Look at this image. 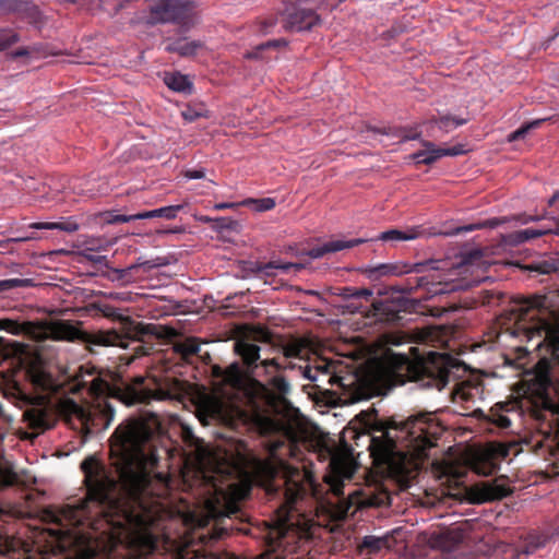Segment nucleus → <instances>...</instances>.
<instances>
[{"instance_id": "1", "label": "nucleus", "mask_w": 559, "mask_h": 559, "mask_svg": "<svg viewBox=\"0 0 559 559\" xmlns=\"http://www.w3.org/2000/svg\"><path fill=\"white\" fill-rule=\"evenodd\" d=\"M374 430L381 432L368 445L374 465L407 488L444 428L433 413H419L402 423H381Z\"/></svg>"}, {"instance_id": "2", "label": "nucleus", "mask_w": 559, "mask_h": 559, "mask_svg": "<svg viewBox=\"0 0 559 559\" xmlns=\"http://www.w3.org/2000/svg\"><path fill=\"white\" fill-rule=\"evenodd\" d=\"M82 370L78 377L76 391L86 390L92 402L78 403L72 399H63L58 404V413L84 439L94 431L107 429L114 420L115 408L108 399H116L128 406L162 399L159 392L145 390L141 385L112 386L96 373L95 368L84 373Z\"/></svg>"}, {"instance_id": "3", "label": "nucleus", "mask_w": 559, "mask_h": 559, "mask_svg": "<svg viewBox=\"0 0 559 559\" xmlns=\"http://www.w3.org/2000/svg\"><path fill=\"white\" fill-rule=\"evenodd\" d=\"M551 310L545 295L513 298L500 317L502 333L520 342L538 338L536 347L552 333Z\"/></svg>"}, {"instance_id": "4", "label": "nucleus", "mask_w": 559, "mask_h": 559, "mask_svg": "<svg viewBox=\"0 0 559 559\" xmlns=\"http://www.w3.org/2000/svg\"><path fill=\"white\" fill-rule=\"evenodd\" d=\"M82 323L78 321L75 324L69 320H50L41 322L24 321L19 322L9 318L0 319V331H7L13 335H32L41 338H50L53 341L79 342L85 344L90 352H94L93 346H109L119 344L121 336L112 330L84 331L79 326Z\"/></svg>"}, {"instance_id": "5", "label": "nucleus", "mask_w": 559, "mask_h": 559, "mask_svg": "<svg viewBox=\"0 0 559 559\" xmlns=\"http://www.w3.org/2000/svg\"><path fill=\"white\" fill-rule=\"evenodd\" d=\"M462 362L447 353L429 352L416 361H407L406 377L421 388L441 391L449 383L454 370H460Z\"/></svg>"}, {"instance_id": "6", "label": "nucleus", "mask_w": 559, "mask_h": 559, "mask_svg": "<svg viewBox=\"0 0 559 559\" xmlns=\"http://www.w3.org/2000/svg\"><path fill=\"white\" fill-rule=\"evenodd\" d=\"M313 369L317 378L319 374L326 376L331 385L336 384L341 389V394L346 403L369 400L379 393V388L373 382L372 377L366 376V373L338 377L331 372V365L325 361L314 366Z\"/></svg>"}, {"instance_id": "7", "label": "nucleus", "mask_w": 559, "mask_h": 559, "mask_svg": "<svg viewBox=\"0 0 559 559\" xmlns=\"http://www.w3.org/2000/svg\"><path fill=\"white\" fill-rule=\"evenodd\" d=\"M147 3V25L175 23L185 28L193 24L194 5L189 0H145Z\"/></svg>"}, {"instance_id": "8", "label": "nucleus", "mask_w": 559, "mask_h": 559, "mask_svg": "<svg viewBox=\"0 0 559 559\" xmlns=\"http://www.w3.org/2000/svg\"><path fill=\"white\" fill-rule=\"evenodd\" d=\"M94 307L105 317L108 319H111L114 321H119L121 324V331L118 332L115 330L120 336L121 342L119 344H116L115 346L120 347H127L128 345L124 344L126 338H136L139 341H142V337L144 335H159L157 333V330L160 329L156 324L153 323H143L138 322L129 317H124L119 312V309L107 305V304H95Z\"/></svg>"}, {"instance_id": "9", "label": "nucleus", "mask_w": 559, "mask_h": 559, "mask_svg": "<svg viewBox=\"0 0 559 559\" xmlns=\"http://www.w3.org/2000/svg\"><path fill=\"white\" fill-rule=\"evenodd\" d=\"M372 316L377 321L400 324L403 320L402 313H406L413 307L409 299L404 297L386 298L372 302Z\"/></svg>"}, {"instance_id": "10", "label": "nucleus", "mask_w": 559, "mask_h": 559, "mask_svg": "<svg viewBox=\"0 0 559 559\" xmlns=\"http://www.w3.org/2000/svg\"><path fill=\"white\" fill-rule=\"evenodd\" d=\"M281 21L286 31H310L321 24L320 15L312 9L293 5L281 13Z\"/></svg>"}, {"instance_id": "11", "label": "nucleus", "mask_w": 559, "mask_h": 559, "mask_svg": "<svg viewBox=\"0 0 559 559\" xmlns=\"http://www.w3.org/2000/svg\"><path fill=\"white\" fill-rule=\"evenodd\" d=\"M240 416L261 436L275 435L284 428L283 423L273 417L267 408H261L257 405L252 406L250 413L240 412Z\"/></svg>"}, {"instance_id": "12", "label": "nucleus", "mask_w": 559, "mask_h": 559, "mask_svg": "<svg viewBox=\"0 0 559 559\" xmlns=\"http://www.w3.org/2000/svg\"><path fill=\"white\" fill-rule=\"evenodd\" d=\"M14 14L17 19L37 25L43 21L39 8L29 0H0V15Z\"/></svg>"}, {"instance_id": "13", "label": "nucleus", "mask_w": 559, "mask_h": 559, "mask_svg": "<svg viewBox=\"0 0 559 559\" xmlns=\"http://www.w3.org/2000/svg\"><path fill=\"white\" fill-rule=\"evenodd\" d=\"M424 150L418 151L412 155V158L417 164L432 165L443 156H459L466 153L464 145L456 144L452 147L443 148L438 147L430 141H423Z\"/></svg>"}, {"instance_id": "14", "label": "nucleus", "mask_w": 559, "mask_h": 559, "mask_svg": "<svg viewBox=\"0 0 559 559\" xmlns=\"http://www.w3.org/2000/svg\"><path fill=\"white\" fill-rule=\"evenodd\" d=\"M214 374L222 379L223 383L235 390H242L247 380L252 383V377L242 370L238 362H234L225 369L214 367Z\"/></svg>"}, {"instance_id": "15", "label": "nucleus", "mask_w": 559, "mask_h": 559, "mask_svg": "<svg viewBox=\"0 0 559 559\" xmlns=\"http://www.w3.org/2000/svg\"><path fill=\"white\" fill-rule=\"evenodd\" d=\"M235 352L241 357L249 377L259 376L257 361L260 359V346L257 344L238 341L235 343Z\"/></svg>"}, {"instance_id": "16", "label": "nucleus", "mask_w": 559, "mask_h": 559, "mask_svg": "<svg viewBox=\"0 0 559 559\" xmlns=\"http://www.w3.org/2000/svg\"><path fill=\"white\" fill-rule=\"evenodd\" d=\"M511 493L512 488L507 478L502 476L484 483L480 490L481 499L484 501L500 500Z\"/></svg>"}, {"instance_id": "17", "label": "nucleus", "mask_w": 559, "mask_h": 559, "mask_svg": "<svg viewBox=\"0 0 559 559\" xmlns=\"http://www.w3.org/2000/svg\"><path fill=\"white\" fill-rule=\"evenodd\" d=\"M365 242L361 238L350 239V240H331L321 246L313 247L307 251V255L312 259L322 258L324 254L330 252H337L344 249L356 247L360 243Z\"/></svg>"}, {"instance_id": "18", "label": "nucleus", "mask_w": 559, "mask_h": 559, "mask_svg": "<svg viewBox=\"0 0 559 559\" xmlns=\"http://www.w3.org/2000/svg\"><path fill=\"white\" fill-rule=\"evenodd\" d=\"M24 421L27 423L28 427L45 431L52 427L51 416L46 408L43 407H29L23 414Z\"/></svg>"}, {"instance_id": "19", "label": "nucleus", "mask_w": 559, "mask_h": 559, "mask_svg": "<svg viewBox=\"0 0 559 559\" xmlns=\"http://www.w3.org/2000/svg\"><path fill=\"white\" fill-rule=\"evenodd\" d=\"M465 534L461 528H450L432 538V546L440 548L443 552H450L463 543Z\"/></svg>"}, {"instance_id": "20", "label": "nucleus", "mask_w": 559, "mask_h": 559, "mask_svg": "<svg viewBox=\"0 0 559 559\" xmlns=\"http://www.w3.org/2000/svg\"><path fill=\"white\" fill-rule=\"evenodd\" d=\"M284 466V463L281 461L275 463L271 459H257L253 461V469L257 475L264 481L271 485L273 480L276 479L281 467Z\"/></svg>"}, {"instance_id": "21", "label": "nucleus", "mask_w": 559, "mask_h": 559, "mask_svg": "<svg viewBox=\"0 0 559 559\" xmlns=\"http://www.w3.org/2000/svg\"><path fill=\"white\" fill-rule=\"evenodd\" d=\"M201 46L198 40L186 41L182 38L165 40V50L170 53H178L181 57L194 56Z\"/></svg>"}, {"instance_id": "22", "label": "nucleus", "mask_w": 559, "mask_h": 559, "mask_svg": "<svg viewBox=\"0 0 559 559\" xmlns=\"http://www.w3.org/2000/svg\"><path fill=\"white\" fill-rule=\"evenodd\" d=\"M200 414L206 419L224 421L226 420V404L217 397L206 399L200 407Z\"/></svg>"}, {"instance_id": "23", "label": "nucleus", "mask_w": 559, "mask_h": 559, "mask_svg": "<svg viewBox=\"0 0 559 559\" xmlns=\"http://www.w3.org/2000/svg\"><path fill=\"white\" fill-rule=\"evenodd\" d=\"M392 546V537L391 536H365L361 543L358 546L359 552L366 555H372L379 552L381 549H390Z\"/></svg>"}, {"instance_id": "24", "label": "nucleus", "mask_w": 559, "mask_h": 559, "mask_svg": "<svg viewBox=\"0 0 559 559\" xmlns=\"http://www.w3.org/2000/svg\"><path fill=\"white\" fill-rule=\"evenodd\" d=\"M408 272H411V270H407L406 265L401 266L399 264L393 263H382L376 266H369L365 270V273L368 276V278L372 281H378L381 277L390 275H402Z\"/></svg>"}, {"instance_id": "25", "label": "nucleus", "mask_w": 559, "mask_h": 559, "mask_svg": "<svg viewBox=\"0 0 559 559\" xmlns=\"http://www.w3.org/2000/svg\"><path fill=\"white\" fill-rule=\"evenodd\" d=\"M264 384L255 379L252 380V385L257 388L261 393H267L269 386L276 392L278 395H286L290 391V385L285 377L281 374H274Z\"/></svg>"}, {"instance_id": "26", "label": "nucleus", "mask_w": 559, "mask_h": 559, "mask_svg": "<svg viewBox=\"0 0 559 559\" xmlns=\"http://www.w3.org/2000/svg\"><path fill=\"white\" fill-rule=\"evenodd\" d=\"M304 269V264L301 263H293V262H280V261H270L267 263H262L258 266V271L263 276H274L275 270H280L283 273H289L292 270L298 272Z\"/></svg>"}, {"instance_id": "27", "label": "nucleus", "mask_w": 559, "mask_h": 559, "mask_svg": "<svg viewBox=\"0 0 559 559\" xmlns=\"http://www.w3.org/2000/svg\"><path fill=\"white\" fill-rule=\"evenodd\" d=\"M28 376L35 390L46 393L56 391V384L52 377L45 371L32 369L28 372Z\"/></svg>"}, {"instance_id": "28", "label": "nucleus", "mask_w": 559, "mask_h": 559, "mask_svg": "<svg viewBox=\"0 0 559 559\" xmlns=\"http://www.w3.org/2000/svg\"><path fill=\"white\" fill-rule=\"evenodd\" d=\"M164 82L170 90L175 92L191 94L193 90V85L188 76L179 72L166 73Z\"/></svg>"}, {"instance_id": "29", "label": "nucleus", "mask_w": 559, "mask_h": 559, "mask_svg": "<svg viewBox=\"0 0 559 559\" xmlns=\"http://www.w3.org/2000/svg\"><path fill=\"white\" fill-rule=\"evenodd\" d=\"M183 207H185L183 204L164 206V207L155 209L152 211L140 212V213H138V217L140 219H147V218H155V217L174 219L177 217L178 212L181 211Z\"/></svg>"}, {"instance_id": "30", "label": "nucleus", "mask_w": 559, "mask_h": 559, "mask_svg": "<svg viewBox=\"0 0 559 559\" xmlns=\"http://www.w3.org/2000/svg\"><path fill=\"white\" fill-rule=\"evenodd\" d=\"M29 228H33V229H39V230H61V231H66V233H74L79 229V224L71 219V218H68L66 221H62V222H56V223H32L28 225Z\"/></svg>"}, {"instance_id": "31", "label": "nucleus", "mask_w": 559, "mask_h": 559, "mask_svg": "<svg viewBox=\"0 0 559 559\" xmlns=\"http://www.w3.org/2000/svg\"><path fill=\"white\" fill-rule=\"evenodd\" d=\"M176 354L180 355L185 361H189L192 356H195L200 352V344L197 338L188 337L181 342H177L174 345Z\"/></svg>"}, {"instance_id": "32", "label": "nucleus", "mask_w": 559, "mask_h": 559, "mask_svg": "<svg viewBox=\"0 0 559 559\" xmlns=\"http://www.w3.org/2000/svg\"><path fill=\"white\" fill-rule=\"evenodd\" d=\"M468 119L459 118L451 115H442L440 117H432L429 122L436 124L440 130L448 133L454 128L467 123Z\"/></svg>"}, {"instance_id": "33", "label": "nucleus", "mask_w": 559, "mask_h": 559, "mask_svg": "<svg viewBox=\"0 0 559 559\" xmlns=\"http://www.w3.org/2000/svg\"><path fill=\"white\" fill-rule=\"evenodd\" d=\"M419 236V231L415 228L407 230L390 229L380 234L378 239L382 241H405L416 239Z\"/></svg>"}, {"instance_id": "34", "label": "nucleus", "mask_w": 559, "mask_h": 559, "mask_svg": "<svg viewBox=\"0 0 559 559\" xmlns=\"http://www.w3.org/2000/svg\"><path fill=\"white\" fill-rule=\"evenodd\" d=\"M19 484V476L10 464L0 465V490Z\"/></svg>"}, {"instance_id": "35", "label": "nucleus", "mask_w": 559, "mask_h": 559, "mask_svg": "<svg viewBox=\"0 0 559 559\" xmlns=\"http://www.w3.org/2000/svg\"><path fill=\"white\" fill-rule=\"evenodd\" d=\"M156 325L160 328V329H158V330H157V333H158V334H160V336H159V335L150 334V335H144V336L142 337V341H139V340H136V338H131L132 341H135V342L142 343V344H138V345L133 348V352H134L135 356L140 357V356H146V355H150V354H151V352H152V349H153V345H152V344H150V345L145 344V340H144V338H145L146 336H148V337L154 336V337H156V338H162V337H164V336H165V333L163 332V331H164V328H163L162 325H159V324H156ZM127 340H128V338H126V340H124V344H126V345H127V343H126V341H127Z\"/></svg>"}, {"instance_id": "36", "label": "nucleus", "mask_w": 559, "mask_h": 559, "mask_svg": "<svg viewBox=\"0 0 559 559\" xmlns=\"http://www.w3.org/2000/svg\"><path fill=\"white\" fill-rule=\"evenodd\" d=\"M138 267L136 264L134 265H131L127 269H112L111 270V275H110V280L111 281H117V282H120L121 284H129L133 281L132 278V271L135 270Z\"/></svg>"}, {"instance_id": "37", "label": "nucleus", "mask_w": 559, "mask_h": 559, "mask_svg": "<svg viewBox=\"0 0 559 559\" xmlns=\"http://www.w3.org/2000/svg\"><path fill=\"white\" fill-rule=\"evenodd\" d=\"M20 40L16 32L10 28L0 29V51L5 50Z\"/></svg>"}, {"instance_id": "38", "label": "nucleus", "mask_w": 559, "mask_h": 559, "mask_svg": "<svg viewBox=\"0 0 559 559\" xmlns=\"http://www.w3.org/2000/svg\"><path fill=\"white\" fill-rule=\"evenodd\" d=\"M242 205H254V209L259 212L270 211L275 207V200L272 198H263V199H247L242 203Z\"/></svg>"}, {"instance_id": "39", "label": "nucleus", "mask_w": 559, "mask_h": 559, "mask_svg": "<svg viewBox=\"0 0 559 559\" xmlns=\"http://www.w3.org/2000/svg\"><path fill=\"white\" fill-rule=\"evenodd\" d=\"M370 130L374 133H380V134H385V135H392V136H396V138H400L402 141H407V140H415L418 138V133H414V134H403V131L399 130V129H395V128H376V127H372L370 128Z\"/></svg>"}, {"instance_id": "40", "label": "nucleus", "mask_w": 559, "mask_h": 559, "mask_svg": "<svg viewBox=\"0 0 559 559\" xmlns=\"http://www.w3.org/2000/svg\"><path fill=\"white\" fill-rule=\"evenodd\" d=\"M136 219H140L138 213L132 215L116 214L115 212L103 213V221L107 224H122Z\"/></svg>"}, {"instance_id": "41", "label": "nucleus", "mask_w": 559, "mask_h": 559, "mask_svg": "<svg viewBox=\"0 0 559 559\" xmlns=\"http://www.w3.org/2000/svg\"><path fill=\"white\" fill-rule=\"evenodd\" d=\"M32 285V280L28 278H9L0 281V293L11 290L17 287H28Z\"/></svg>"}, {"instance_id": "42", "label": "nucleus", "mask_w": 559, "mask_h": 559, "mask_svg": "<svg viewBox=\"0 0 559 559\" xmlns=\"http://www.w3.org/2000/svg\"><path fill=\"white\" fill-rule=\"evenodd\" d=\"M285 46H287V40L284 38L267 40L266 43H263V44L257 46L255 51L253 53H249L248 57H253V56L258 57L260 51H263V50L270 49V48L280 49Z\"/></svg>"}, {"instance_id": "43", "label": "nucleus", "mask_w": 559, "mask_h": 559, "mask_svg": "<svg viewBox=\"0 0 559 559\" xmlns=\"http://www.w3.org/2000/svg\"><path fill=\"white\" fill-rule=\"evenodd\" d=\"M489 421L496 425L497 427L501 429H507L511 425V420L508 416L496 412L493 409L490 411V415L488 417Z\"/></svg>"}, {"instance_id": "44", "label": "nucleus", "mask_w": 559, "mask_h": 559, "mask_svg": "<svg viewBox=\"0 0 559 559\" xmlns=\"http://www.w3.org/2000/svg\"><path fill=\"white\" fill-rule=\"evenodd\" d=\"M522 230H516L510 234H507L502 237L503 243L507 246L515 247L525 242V235Z\"/></svg>"}, {"instance_id": "45", "label": "nucleus", "mask_w": 559, "mask_h": 559, "mask_svg": "<svg viewBox=\"0 0 559 559\" xmlns=\"http://www.w3.org/2000/svg\"><path fill=\"white\" fill-rule=\"evenodd\" d=\"M544 120H535L531 123L522 126L509 135V141H516L525 136V134L533 128H537Z\"/></svg>"}, {"instance_id": "46", "label": "nucleus", "mask_w": 559, "mask_h": 559, "mask_svg": "<svg viewBox=\"0 0 559 559\" xmlns=\"http://www.w3.org/2000/svg\"><path fill=\"white\" fill-rule=\"evenodd\" d=\"M261 366L263 367V370L266 374H271L273 371L277 372L283 368H290V369L295 368V366L293 364H289V365L283 367L281 364L277 362V360L275 358L263 360L261 362Z\"/></svg>"}, {"instance_id": "47", "label": "nucleus", "mask_w": 559, "mask_h": 559, "mask_svg": "<svg viewBox=\"0 0 559 559\" xmlns=\"http://www.w3.org/2000/svg\"><path fill=\"white\" fill-rule=\"evenodd\" d=\"M325 480L330 487V490L333 492L334 496H336V497L343 496L344 484H343L342 479L330 475L325 478Z\"/></svg>"}, {"instance_id": "48", "label": "nucleus", "mask_w": 559, "mask_h": 559, "mask_svg": "<svg viewBox=\"0 0 559 559\" xmlns=\"http://www.w3.org/2000/svg\"><path fill=\"white\" fill-rule=\"evenodd\" d=\"M498 224H499L498 219H489V221H486L480 224H471V225L464 226L461 228V230L462 231H473V230L480 229L484 227H496V226H498Z\"/></svg>"}, {"instance_id": "49", "label": "nucleus", "mask_w": 559, "mask_h": 559, "mask_svg": "<svg viewBox=\"0 0 559 559\" xmlns=\"http://www.w3.org/2000/svg\"><path fill=\"white\" fill-rule=\"evenodd\" d=\"M11 356L8 342L4 337L0 336V365Z\"/></svg>"}, {"instance_id": "50", "label": "nucleus", "mask_w": 559, "mask_h": 559, "mask_svg": "<svg viewBox=\"0 0 559 559\" xmlns=\"http://www.w3.org/2000/svg\"><path fill=\"white\" fill-rule=\"evenodd\" d=\"M300 370H301L304 378L308 379L311 382L318 381V378H317L313 367L307 365L305 367H300Z\"/></svg>"}, {"instance_id": "51", "label": "nucleus", "mask_w": 559, "mask_h": 559, "mask_svg": "<svg viewBox=\"0 0 559 559\" xmlns=\"http://www.w3.org/2000/svg\"><path fill=\"white\" fill-rule=\"evenodd\" d=\"M215 222L217 223V226L219 228H224V229H233L234 225L236 224L235 221H233L231 218H228V217H218V218H215Z\"/></svg>"}, {"instance_id": "52", "label": "nucleus", "mask_w": 559, "mask_h": 559, "mask_svg": "<svg viewBox=\"0 0 559 559\" xmlns=\"http://www.w3.org/2000/svg\"><path fill=\"white\" fill-rule=\"evenodd\" d=\"M36 239H38L37 234L36 233H29V234H24V235H21V236H17V237H13L9 241H11V242H26V241L36 240Z\"/></svg>"}, {"instance_id": "53", "label": "nucleus", "mask_w": 559, "mask_h": 559, "mask_svg": "<svg viewBox=\"0 0 559 559\" xmlns=\"http://www.w3.org/2000/svg\"><path fill=\"white\" fill-rule=\"evenodd\" d=\"M278 22V17L277 16H271L269 19H265L262 23H261V31L263 33H267L270 28H272L273 26H275Z\"/></svg>"}, {"instance_id": "54", "label": "nucleus", "mask_w": 559, "mask_h": 559, "mask_svg": "<svg viewBox=\"0 0 559 559\" xmlns=\"http://www.w3.org/2000/svg\"><path fill=\"white\" fill-rule=\"evenodd\" d=\"M522 231L526 233L524 235L525 236V241H527L530 239L538 238V237H540V236L546 234V231H543V230H539V229H534V228L523 229Z\"/></svg>"}, {"instance_id": "55", "label": "nucleus", "mask_w": 559, "mask_h": 559, "mask_svg": "<svg viewBox=\"0 0 559 559\" xmlns=\"http://www.w3.org/2000/svg\"><path fill=\"white\" fill-rule=\"evenodd\" d=\"M497 469V464L489 462L485 466H477L476 471L479 474L490 475Z\"/></svg>"}, {"instance_id": "56", "label": "nucleus", "mask_w": 559, "mask_h": 559, "mask_svg": "<svg viewBox=\"0 0 559 559\" xmlns=\"http://www.w3.org/2000/svg\"><path fill=\"white\" fill-rule=\"evenodd\" d=\"M536 270L539 273L549 274V273L556 271V266L554 265V263L543 262V263L538 264Z\"/></svg>"}, {"instance_id": "57", "label": "nucleus", "mask_w": 559, "mask_h": 559, "mask_svg": "<svg viewBox=\"0 0 559 559\" xmlns=\"http://www.w3.org/2000/svg\"><path fill=\"white\" fill-rule=\"evenodd\" d=\"M299 354H300V348L298 346H295V345L287 346L284 349V355L287 358L297 357V356H299Z\"/></svg>"}, {"instance_id": "58", "label": "nucleus", "mask_w": 559, "mask_h": 559, "mask_svg": "<svg viewBox=\"0 0 559 559\" xmlns=\"http://www.w3.org/2000/svg\"><path fill=\"white\" fill-rule=\"evenodd\" d=\"M186 176L190 179H201L205 176V173L202 169H192L188 170L186 173Z\"/></svg>"}, {"instance_id": "59", "label": "nucleus", "mask_w": 559, "mask_h": 559, "mask_svg": "<svg viewBox=\"0 0 559 559\" xmlns=\"http://www.w3.org/2000/svg\"><path fill=\"white\" fill-rule=\"evenodd\" d=\"M238 205H239L238 203L222 202V203H216L214 205V210L221 211V210H226V209H235Z\"/></svg>"}, {"instance_id": "60", "label": "nucleus", "mask_w": 559, "mask_h": 559, "mask_svg": "<svg viewBox=\"0 0 559 559\" xmlns=\"http://www.w3.org/2000/svg\"><path fill=\"white\" fill-rule=\"evenodd\" d=\"M357 297H364V298H367V297H370L372 296V293L368 289H360L358 290L356 294H355Z\"/></svg>"}, {"instance_id": "61", "label": "nucleus", "mask_w": 559, "mask_h": 559, "mask_svg": "<svg viewBox=\"0 0 559 559\" xmlns=\"http://www.w3.org/2000/svg\"><path fill=\"white\" fill-rule=\"evenodd\" d=\"M27 55H28V51L26 48H21L14 52L15 57H23V56H27Z\"/></svg>"}, {"instance_id": "62", "label": "nucleus", "mask_w": 559, "mask_h": 559, "mask_svg": "<svg viewBox=\"0 0 559 559\" xmlns=\"http://www.w3.org/2000/svg\"><path fill=\"white\" fill-rule=\"evenodd\" d=\"M425 266H426V264H425V263H417V264H415V265H414L413 271H414V272H421V270H423Z\"/></svg>"}, {"instance_id": "63", "label": "nucleus", "mask_w": 559, "mask_h": 559, "mask_svg": "<svg viewBox=\"0 0 559 559\" xmlns=\"http://www.w3.org/2000/svg\"><path fill=\"white\" fill-rule=\"evenodd\" d=\"M88 259L93 262H100L102 260L105 259V257H100V255H92V257H88Z\"/></svg>"}, {"instance_id": "64", "label": "nucleus", "mask_w": 559, "mask_h": 559, "mask_svg": "<svg viewBox=\"0 0 559 559\" xmlns=\"http://www.w3.org/2000/svg\"><path fill=\"white\" fill-rule=\"evenodd\" d=\"M559 199V192H556L549 200V205H552Z\"/></svg>"}]
</instances>
